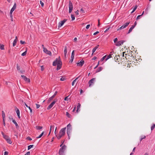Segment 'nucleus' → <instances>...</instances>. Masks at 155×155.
I'll use <instances>...</instances> for the list:
<instances>
[{
  "mask_svg": "<svg viewBox=\"0 0 155 155\" xmlns=\"http://www.w3.org/2000/svg\"><path fill=\"white\" fill-rule=\"evenodd\" d=\"M66 146L65 145H63L60 149L58 153L60 155H64V152L66 148Z\"/></svg>",
  "mask_w": 155,
  "mask_h": 155,
  "instance_id": "obj_1",
  "label": "nucleus"
},
{
  "mask_svg": "<svg viewBox=\"0 0 155 155\" xmlns=\"http://www.w3.org/2000/svg\"><path fill=\"white\" fill-rule=\"evenodd\" d=\"M72 130L71 125L70 124H68L67 126V133L68 137V138L70 139L69 135L71 134Z\"/></svg>",
  "mask_w": 155,
  "mask_h": 155,
  "instance_id": "obj_2",
  "label": "nucleus"
},
{
  "mask_svg": "<svg viewBox=\"0 0 155 155\" xmlns=\"http://www.w3.org/2000/svg\"><path fill=\"white\" fill-rule=\"evenodd\" d=\"M3 136V137L5 139L7 142L9 144H11L12 143V142L11 141L10 138L7 136L4 135L3 133H2Z\"/></svg>",
  "mask_w": 155,
  "mask_h": 155,
  "instance_id": "obj_3",
  "label": "nucleus"
},
{
  "mask_svg": "<svg viewBox=\"0 0 155 155\" xmlns=\"http://www.w3.org/2000/svg\"><path fill=\"white\" fill-rule=\"evenodd\" d=\"M59 60H58L57 61V70H59L61 68V65H62V62L60 60V57H59Z\"/></svg>",
  "mask_w": 155,
  "mask_h": 155,
  "instance_id": "obj_4",
  "label": "nucleus"
},
{
  "mask_svg": "<svg viewBox=\"0 0 155 155\" xmlns=\"http://www.w3.org/2000/svg\"><path fill=\"white\" fill-rule=\"evenodd\" d=\"M69 13H71L73 9V5L72 3L70 1L69 2Z\"/></svg>",
  "mask_w": 155,
  "mask_h": 155,
  "instance_id": "obj_5",
  "label": "nucleus"
},
{
  "mask_svg": "<svg viewBox=\"0 0 155 155\" xmlns=\"http://www.w3.org/2000/svg\"><path fill=\"white\" fill-rule=\"evenodd\" d=\"M130 23V22H127L126 23L124 24L122 26H121L120 28H118L117 29V30L119 31L120 30L122 29H123L125 28L126 27H127V26H128V25H129Z\"/></svg>",
  "mask_w": 155,
  "mask_h": 155,
  "instance_id": "obj_6",
  "label": "nucleus"
},
{
  "mask_svg": "<svg viewBox=\"0 0 155 155\" xmlns=\"http://www.w3.org/2000/svg\"><path fill=\"white\" fill-rule=\"evenodd\" d=\"M65 130H66V128H64L61 129L60 131L59 132V134H60V135H61V136H64L65 134Z\"/></svg>",
  "mask_w": 155,
  "mask_h": 155,
  "instance_id": "obj_7",
  "label": "nucleus"
},
{
  "mask_svg": "<svg viewBox=\"0 0 155 155\" xmlns=\"http://www.w3.org/2000/svg\"><path fill=\"white\" fill-rule=\"evenodd\" d=\"M57 101L56 100H54L48 107L47 109L48 110H50L53 106L54 104Z\"/></svg>",
  "mask_w": 155,
  "mask_h": 155,
  "instance_id": "obj_8",
  "label": "nucleus"
},
{
  "mask_svg": "<svg viewBox=\"0 0 155 155\" xmlns=\"http://www.w3.org/2000/svg\"><path fill=\"white\" fill-rule=\"evenodd\" d=\"M43 51L45 53L51 56V51L48 50L46 48H44Z\"/></svg>",
  "mask_w": 155,
  "mask_h": 155,
  "instance_id": "obj_9",
  "label": "nucleus"
},
{
  "mask_svg": "<svg viewBox=\"0 0 155 155\" xmlns=\"http://www.w3.org/2000/svg\"><path fill=\"white\" fill-rule=\"evenodd\" d=\"M67 20V19H64L63 21H61L59 23L58 27H61L64 24V23Z\"/></svg>",
  "mask_w": 155,
  "mask_h": 155,
  "instance_id": "obj_10",
  "label": "nucleus"
},
{
  "mask_svg": "<svg viewBox=\"0 0 155 155\" xmlns=\"http://www.w3.org/2000/svg\"><path fill=\"white\" fill-rule=\"evenodd\" d=\"M125 41H118L117 42L116 44V45L117 46H120L121 45H122L124 43V42Z\"/></svg>",
  "mask_w": 155,
  "mask_h": 155,
  "instance_id": "obj_11",
  "label": "nucleus"
},
{
  "mask_svg": "<svg viewBox=\"0 0 155 155\" xmlns=\"http://www.w3.org/2000/svg\"><path fill=\"white\" fill-rule=\"evenodd\" d=\"M21 77L25 81H26L28 82H30V80L27 78L24 75H21Z\"/></svg>",
  "mask_w": 155,
  "mask_h": 155,
  "instance_id": "obj_12",
  "label": "nucleus"
},
{
  "mask_svg": "<svg viewBox=\"0 0 155 155\" xmlns=\"http://www.w3.org/2000/svg\"><path fill=\"white\" fill-rule=\"evenodd\" d=\"M95 78H93L90 80L89 81V86L90 87L92 84H93L95 80Z\"/></svg>",
  "mask_w": 155,
  "mask_h": 155,
  "instance_id": "obj_13",
  "label": "nucleus"
},
{
  "mask_svg": "<svg viewBox=\"0 0 155 155\" xmlns=\"http://www.w3.org/2000/svg\"><path fill=\"white\" fill-rule=\"evenodd\" d=\"M74 50L72 52L71 56V59L70 60V62H72L73 61V59L74 58Z\"/></svg>",
  "mask_w": 155,
  "mask_h": 155,
  "instance_id": "obj_14",
  "label": "nucleus"
},
{
  "mask_svg": "<svg viewBox=\"0 0 155 155\" xmlns=\"http://www.w3.org/2000/svg\"><path fill=\"white\" fill-rule=\"evenodd\" d=\"M84 61H83L82 60L81 61H80V62L78 63L77 64V65L81 67L84 63Z\"/></svg>",
  "mask_w": 155,
  "mask_h": 155,
  "instance_id": "obj_15",
  "label": "nucleus"
},
{
  "mask_svg": "<svg viewBox=\"0 0 155 155\" xmlns=\"http://www.w3.org/2000/svg\"><path fill=\"white\" fill-rule=\"evenodd\" d=\"M67 46H65L64 47V58H66V55L67 53Z\"/></svg>",
  "mask_w": 155,
  "mask_h": 155,
  "instance_id": "obj_16",
  "label": "nucleus"
},
{
  "mask_svg": "<svg viewBox=\"0 0 155 155\" xmlns=\"http://www.w3.org/2000/svg\"><path fill=\"white\" fill-rule=\"evenodd\" d=\"M16 4L15 3L12 7V8L10 12H13L16 9Z\"/></svg>",
  "mask_w": 155,
  "mask_h": 155,
  "instance_id": "obj_17",
  "label": "nucleus"
},
{
  "mask_svg": "<svg viewBox=\"0 0 155 155\" xmlns=\"http://www.w3.org/2000/svg\"><path fill=\"white\" fill-rule=\"evenodd\" d=\"M99 46V45H98L97 46H95L92 50V55L95 52L96 49L98 48Z\"/></svg>",
  "mask_w": 155,
  "mask_h": 155,
  "instance_id": "obj_18",
  "label": "nucleus"
},
{
  "mask_svg": "<svg viewBox=\"0 0 155 155\" xmlns=\"http://www.w3.org/2000/svg\"><path fill=\"white\" fill-rule=\"evenodd\" d=\"M103 69V68L101 67H98L97 69L96 72H98L101 71Z\"/></svg>",
  "mask_w": 155,
  "mask_h": 155,
  "instance_id": "obj_19",
  "label": "nucleus"
},
{
  "mask_svg": "<svg viewBox=\"0 0 155 155\" xmlns=\"http://www.w3.org/2000/svg\"><path fill=\"white\" fill-rule=\"evenodd\" d=\"M16 112L17 116L18 117V118L20 119V111L18 108L17 109Z\"/></svg>",
  "mask_w": 155,
  "mask_h": 155,
  "instance_id": "obj_20",
  "label": "nucleus"
},
{
  "mask_svg": "<svg viewBox=\"0 0 155 155\" xmlns=\"http://www.w3.org/2000/svg\"><path fill=\"white\" fill-rule=\"evenodd\" d=\"M134 27L135 25H132L130 28L127 34L130 33L132 31V30L134 28Z\"/></svg>",
  "mask_w": 155,
  "mask_h": 155,
  "instance_id": "obj_21",
  "label": "nucleus"
},
{
  "mask_svg": "<svg viewBox=\"0 0 155 155\" xmlns=\"http://www.w3.org/2000/svg\"><path fill=\"white\" fill-rule=\"evenodd\" d=\"M12 122L15 124L16 128L19 127V126L15 120H13Z\"/></svg>",
  "mask_w": 155,
  "mask_h": 155,
  "instance_id": "obj_22",
  "label": "nucleus"
},
{
  "mask_svg": "<svg viewBox=\"0 0 155 155\" xmlns=\"http://www.w3.org/2000/svg\"><path fill=\"white\" fill-rule=\"evenodd\" d=\"M58 61V59L57 58L56 60L54 61L53 63V65L55 66L57 64V61Z\"/></svg>",
  "mask_w": 155,
  "mask_h": 155,
  "instance_id": "obj_23",
  "label": "nucleus"
},
{
  "mask_svg": "<svg viewBox=\"0 0 155 155\" xmlns=\"http://www.w3.org/2000/svg\"><path fill=\"white\" fill-rule=\"evenodd\" d=\"M54 125H51V126H50V132L49 133V134H48V135H49L50 133V132H51V130H54Z\"/></svg>",
  "mask_w": 155,
  "mask_h": 155,
  "instance_id": "obj_24",
  "label": "nucleus"
},
{
  "mask_svg": "<svg viewBox=\"0 0 155 155\" xmlns=\"http://www.w3.org/2000/svg\"><path fill=\"white\" fill-rule=\"evenodd\" d=\"M2 116L3 119H4L5 118V114L4 112L3 111H2Z\"/></svg>",
  "mask_w": 155,
  "mask_h": 155,
  "instance_id": "obj_25",
  "label": "nucleus"
},
{
  "mask_svg": "<svg viewBox=\"0 0 155 155\" xmlns=\"http://www.w3.org/2000/svg\"><path fill=\"white\" fill-rule=\"evenodd\" d=\"M0 49L1 50H4V45H3L0 44Z\"/></svg>",
  "mask_w": 155,
  "mask_h": 155,
  "instance_id": "obj_26",
  "label": "nucleus"
},
{
  "mask_svg": "<svg viewBox=\"0 0 155 155\" xmlns=\"http://www.w3.org/2000/svg\"><path fill=\"white\" fill-rule=\"evenodd\" d=\"M78 105L77 106V112H78V111L79 110V109H80L81 106V104L79 103H78Z\"/></svg>",
  "mask_w": 155,
  "mask_h": 155,
  "instance_id": "obj_27",
  "label": "nucleus"
},
{
  "mask_svg": "<svg viewBox=\"0 0 155 155\" xmlns=\"http://www.w3.org/2000/svg\"><path fill=\"white\" fill-rule=\"evenodd\" d=\"M36 128L38 130H40L42 129V126H37L36 127Z\"/></svg>",
  "mask_w": 155,
  "mask_h": 155,
  "instance_id": "obj_28",
  "label": "nucleus"
},
{
  "mask_svg": "<svg viewBox=\"0 0 155 155\" xmlns=\"http://www.w3.org/2000/svg\"><path fill=\"white\" fill-rule=\"evenodd\" d=\"M44 133V131L43 132L41 133V134H40L38 137H36L38 139V138H41L43 136Z\"/></svg>",
  "mask_w": 155,
  "mask_h": 155,
  "instance_id": "obj_29",
  "label": "nucleus"
},
{
  "mask_svg": "<svg viewBox=\"0 0 155 155\" xmlns=\"http://www.w3.org/2000/svg\"><path fill=\"white\" fill-rule=\"evenodd\" d=\"M80 77L79 76L77 78L75 79L72 82V86H73L75 83L76 82V80L79 78V77Z\"/></svg>",
  "mask_w": 155,
  "mask_h": 155,
  "instance_id": "obj_30",
  "label": "nucleus"
},
{
  "mask_svg": "<svg viewBox=\"0 0 155 155\" xmlns=\"http://www.w3.org/2000/svg\"><path fill=\"white\" fill-rule=\"evenodd\" d=\"M66 115L69 118L71 117V115L68 112H66Z\"/></svg>",
  "mask_w": 155,
  "mask_h": 155,
  "instance_id": "obj_31",
  "label": "nucleus"
},
{
  "mask_svg": "<svg viewBox=\"0 0 155 155\" xmlns=\"http://www.w3.org/2000/svg\"><path fill=\"white\" fill-rule=\"evenodd\" d=\"M17 41H16V40H14L13 43V47L15 46L17 43Z\"/></svg>",
  "mask_w": 155,
  "mask_h": 155,
  "instance_id": "obj_32",
  "label": "nucleus"
},
{
  "mask_svg": "<svg viewBox=\"0 0 155 155\" xmlns=\"http://www.w3.org/2000/svg\"><path fill=\"white\" fill-rule=\"evenodd\" d=\"M137 5H136L133 8L132 11V12H131V13H133L135 11V10H136V9H137Z\"/></svg>",
  "mask_w": 155,
  "mask_h": 155,
  "instance_id": "obj_33",
  "label": "nucleus"
},
{
  "mask_svg": "<svg viewBox=\"0 0 155 155\" xmlns=\"http://www.w3.org/2000/svg\"><path fill=\"white\" fill-rule=\"evenodd\" d=\"M107 58L105 59L106 61H107L108 59L110 58L111 57V55L110 54L109 55H107Z\"/></svg>",
  "mask_w": 155,
  "mask_h": 155,
  "instance_id": "obj_34",
  "label": "nucleus"
},
{
  "mask_svg": "<svg viewBox=\"0 0 155 155\" xmlns=\"http://www.w3.org/2000/svg\"><path fill=\"white\" fill-rule=\"evenodd\" d=\"M56 137L58 139H60L62 137V136H61V135H60V134H59L58 135H56Z\"/></svg>",
  "mask_w": 155,
  "mask_h": 155,
  "instance_id": "obj_35",
  "label": "nucleus"
},
{
  "mask_svg": "<svg viewBox=\"0 0 155 155\" xmlns=\"http://www.w3.org/2000/svg\"><path fill=\"white\" fill-rule=\"evenodd\" d=\"M34 146L33 145H29L28 146V150H30L31 148L33 147Z\"/></svg>",
  "mask_w": 155,
  "mask_h": 155,
  "instance_id": "obj_36",
  "label": "nucleus"
},
{
  "mask_svg": "<svg viewBox=\"0 0 155 155\" xmlns=\"http://www.w3.org/2000/svg\"><path fill=\"white\" fill-rule=\"evenodd\" d=\"M54 96H52L51 97L49 98L48 101H50L54 98Z\"/></svg>",
  "mask_w": 155,
  "mask_h": 155,
  "instance_id": "obj_37",
  "label": "nucleus"
},
{
  "mask_svg": "<svg viewBox=\"0 0 155 155\" xmlns=\"http://www.w3.org/2000/svg\"><path fill=\"white\" fill-rule=\"evenodd\" d=\"M155 127V124H153L152 126L151 127V130H152Z\"/></svg>",
  "mask_w": 155,
  "mask_h": 155,
  "instance_id": "obj_38",
  "label": "nucleus"
},
{
  "mask_svg": "<svg viewBox=\"0 0 155 155\" xmlns=\"http://www.w3.org/2000/svg\"><path fill=\"white\" fill-rule=\"evenodd\" d=\"M27 51L26 50L23 53L21 54V56H24L25 55L27 54Z\"/></svg>",
  "mask_w": 155,
  "mask_h": 155,
  "instance_id": "obj_39",
  "label": "nucleus"
},
{
  "mask_svg": "<svg viewBox=\"0 0 155 155\" xmlns=\"http://www.w3.org/2000/svg\"><path fill=\"white\" fill-rule=\"evenodd\" d=\"M146 138V136H142L141 137L140 139V142L143 139H144Z\"/></svg>",
  "mask_w": 155,
  "mask_h": 155,
  "instance_id": "obj_40",
  "label": "nucleus"
},
{
  "mask_svg": "<svg viewBox=\"0 0 155 155\" xmlns=\"http://www.w3.org/2000/svg\"><path fill=\"white\" fill-rule=\"evenodd\" d=\"M71 18H72V20L73 21V20H74L75 19L74 16L73 15L71 14Z\"/></svg>",
  "mask_w": 155,
  "mask_h": 155,
  "instance_id": "obj_41",
  "label": "nucleus"
},
{
  "mask_svg": "<svg viewBox=\"0 0 155 155\" xmlns=\"http://www.w3.org/2000/svg\"><path fill=\"white\" fill-rule=\"evenodd\" d=\"M40 3L41 5V6L42 7H43L44 6V3L41 1H40Z\"/></svg>",
  "mask_w": 155,
  "mask_h": 155,
  "instance_id": "obj_42",
  "label": "nucleus"
},
{
  "mask_svg": "<svg viewBox=\"0 0 155 155\" xmlns=\"http://www.w3.org/2000/svg\"><path fill=\"white\" fill-rule=\"evenodd\" d=\"M107 55H106L102 57V58L101 59V61H103L105 58L107 57Z\"/></svg>",
  "mask_w": 155,
  "mask_h": 155,
  "instance_id": "obj_43",
  "label": "nucleus"
},
{
  "mask_svg": "<svg viewBox=\"0 0 155 155\" xmlns=\"http://www.w3.org/2000/svg\"><path fill=\"white\" fill-rule=\"evenodd\" d=\"M17 69L18 70L20 71V66L18 65V64L17 65Z\"/></svg>",
  "mask_w": 155,
  "mask_h": 155,
  "instance_id": "obj_44",
  "label": "nucleus"
},
{
  "mask_svg": "<svg viewBox=\"0 0 155 155\" xmlns=\"http://www.w3.org/2000/svg\"><path fill=\"white\" fill-rule=\"evenodd\" d=\"M65 79V78L64 77H62L60 78V80L61 81H64Z\"/></svg>",
  "mask_w": 155,
  "mask_h": 155,
  "instance_id": "obj_45",
  "label": "nucleus"
},
{
  "mask_svg": "<svg viewBox=\"0 0 155 155\" xmlns=\"http://www.w3.org/2000/svg\"><path fill=\"white\" fill-rule=\"evenodd\" d=\"M68 97H69V96H68L65 97L64 98V100L65 101H68L69 100L70 98H68Z\"/></svg>",
  "mask_w": 155,
  "mask_h": 155,
  "instance_id": "obj_46",
  "label": "nucleus"
},
{
  "mask_svg": "<svg viewBox=\"0 0 155 155\" xmlns=\"http://www.w3.org/2000/svg\"><path fill=\"white\" fill-rule=\"evenodd\" d=\"M80 12H81V13H84L85 12L83 8H81V9Z\"/></svg>",
  "mask_w": 155,
  "mask_h": 155,
  "instance_id": "obj_47",
  "label": "nucleus"
},
{
  "mask_svg": "<svg viewBox=\"0 0 155 155\" xmlns=\"http://www.w3.org/2000/svg\"><path fill=\"white\" fill-rule=\"evenodd\" d=\"M36 108L37 109L38 108L40 107V105L38 104H36Z\"/></svg>",
  "mask_w": 155,
  "mask_h": 155,
  "instance_id": "obj_48",
  "label": "nucleus"
},
{
  "mask_svg": "<svg viewBox=\"0 0 155 155\" xmlns=\"http://www.w3.org/2000/svg\"><path fill=\"white\" fill-rule=\"evenodd\" d=\"M99 64V61H98L97 65H96V66L94 68V69H96L98 67Z\"/></svg>",
  "mask_w": 155,
  "mask_h": 155,
  "instance_id": "obj_49",
  "label": "nucleus"
},
{
  "mask_svg": "<svg viewBox=\"0 0 155 155\" xmlns=\"http://www.w3.org/2000/svg\"><path fill=\"white\" fill-rule=\"evenodd\" d=\"M117 41V38H116L114 39V41L115 43H117L116 42Z\"/></svg>",
  "mask_w": 155,
  "mask_h": 155,
  "instance_id": "obj_50",
  "label": "nucleus"
},
{
  "mask_svg": "<svg viewBox=\"0 0 155 155\" xmlns=\"http://www.w3.org/2000/svg\"><path fill=\"white\" fill-rule=\"evenodd\" d=\"M8 118L10 120H14L12 118V116H9V117H8Z\"/></svg>",
  "mask_w": 155,
  "mask_h": 155,
  "instance_id": "obj_51",
  "label": "nucleus"
},
{
  "mask_svg": "<svg viewBox=\"0 0 155 155\" xmlns=\"http://www.w3.org/2000/svg\"><path fill=\"white\" fill-rule=\"evenodd\" d=\"M75 14L77 15H79V11L78 10L76 11L75 12Z\"/></svg>",
  "mask_w": 155,
  "mask_h": 155,
  "instance_id": "obj_52",
  "label": "nucleus"
},
{
  "mask_svg": "<svg viewBox=\"0 0 155 155\" xmlns=\"http://www.w3.org/2000/svg\"><path fill=\"white\" fill-rule=\"evenodd\" d=\"M13 12H10V16L11 18L12 19V13Z\"/></svg>",
  "mask_w": 155,
  "mask_h": 155,
  "instance_id": "obj_53",
  "label": "nucleus"
},
{
  "mask_svg": "<svg viewBox=\"0 0 155 155\" xmlns=\"http://www.w3.org/2000/svg\"><path fill=\"white\" fill-rule=\"evenodd\" d=\"M27 140H32V139L30 137H27Z\"/></svg>",
  "mask_w": 155,
  "mask_h": 155,
  "instance_id": "obj_54",
  "label": "nucleus"
},
{
  "mask_svg": "<svg viewBox=\"0 0 155 155\" xmlns=\"http://www.w3.org/2000/svg\"><path fill=\"white\" fill-rule=\"evenodd\" d=\"M90 26V25H87L86 27V28L87 29H88L89 28Z\"/></svg>",
  "mask_w": 155,
  "mask_h": 155,
  "instance_id": "obj_55",
  "label": "nucleus"
},
{
  "mask_svg": "<svg viewBox=\"0 0 155 155\" xmlns=\"http://www.w3.org/2000/svg\"><path fill=\"white\" fill-rule=\"evenodd\" d=\"M20 43L21 44H23L25 43V42L24 41H23L22 40H21L20 41Z\"/></svg>",
  "mask_w": 155,
  "mask_h": 155,
  "instance_id": "obj_56",
  "label": "nucleus"
},
{
  "mask_svg": "<svg viewBox=\"0 0 155 155\" xmlns=\"http://www.w3.org/2000/svg\"><path fill=\"white\" fill-rule=\"evenodd\" d=\"M8 152L7 151H5L4 152V155H8Z\"/></svg>",
  "mask_w": 155,
  "mask_h": 155,
  "instance_id": "obj_57",
  "label": "nucleus"
},
{
  "mask_svg": "<svg viewBox=\"0 0 155 155\" xmlns=\"http://www.w3.org/2000/svg\"><path fill=\"white\" fill-rule=\"evenodd\" d=\"M57 93H58V92L57 91H55V92L53 96L54 97L56 96V95L57 94Z\"/></svg>",
  "mask_w": 155,
  "mask_h": 155,
  "instance_id": "obj_58",
  "label": "nucleus"
},
{
  "mask_svg": "<svg viewBox=\"0 0 155 155\" xmlns=\"http://www.w3.org/2000/svg\"><path fill=\"white\" fill-rule=\"evenodd\" d=\"M99 31H97L96 32H95V33H94L93 34V35H96V34H97L98 33H99Z\"/></svg>",
  "mask_w": 155,
  "mask_h": 155,
  "instance_id": "obj_59",
  "label": "nucleus"
},
{
  "mask_svg": "<svg viewBox=\"0 0 155 155\" xmlns=\"http://www.w3.org/2000/svg\"><path fill=\"white\" fill-rule=\"evenodd\" d=\"M28 108L29 109V110H30V112L32 113V109H31V108L29 107H28Z\"/></svg>",
  "mask_w": 155,
  "mask_h": 155,
  "instance_id": "obj_60",
  "label": "nucleus"
},
{
  "mask_svg": "<svg viewBox=\"0 0 155 155\" xmlns=\"http://www.w3.org/2000/svg\"><path fill=\"white\" fill-rule=\"evenodd\" d=\"M141 16V15H139L137 16V19H139L140 18V17Z\"/></svg>",
  "mask_w": 155,
  "mask_h": 155,
  "instance_id": "obj_61",
  "label": "nucleus"
},
{
  "mask_svg": "<svg viewBox=\"0 0 155 155\" xmlns=\"http://www.w3.org/2000/svg\"><path fill=\"white\" fill-rule=\"evenodd\" d=\"M44 70V68L43 66H41V71H43Z\"/></svg>",
  "mask_w": 155,
  "mask_h": 155,
  "instance_id": "obj_62",
  "label": "nucleus"
},
{
  "mask_svg": "<svg viewBox=\"0 0 155 155\" xmlns=\"http://www.w3.org/2000/svg\"><path fill=\"white\" fill-rule=\"evenodd\" d=\"M77 38L75 37L74 38V41H75V42H76L77 41Z\"/></svg>",
  "mask_w": 155,
  "mask_h": 155,
  "instance_id": "obj_63",
  "label": "nucleus"
},
{
  "mask_svg": "<svg viewBox=\"0 0 155 155\" xmlns=\"http://www.w3.org/2000/svg\"><path fill=\"white\" fill-rule=\"evenodd\" d=\"M109 29V28H107V29L105 30V31H104V32H106L108 31V30Z\"/></svg>",
  "mask_w": 155,
  "mask_h": 155,
  "instance_id": "obj_64",
  "label": "nucleus"
}]
</instances>
